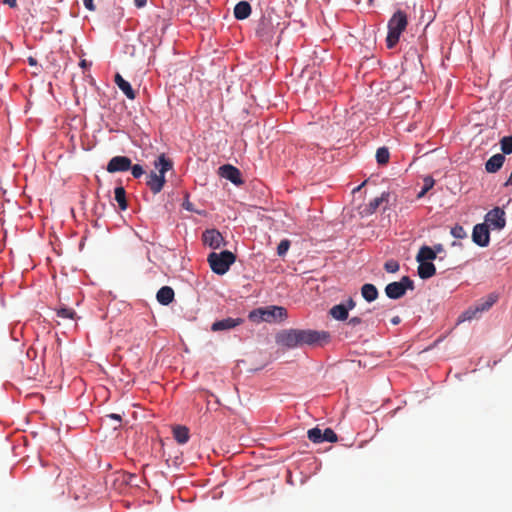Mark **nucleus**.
<instances>
[{
    "instance_id": "28",
    "label": "nucleus",
    "mask_w": 512,
    "mask_h": 512,
    "mask_svg": "<svg viewBox=\"0 0 512 512\" xmlns=\"http://www.w3.org/2000/svg\"><path fill=\"white\" fill-rule=\"evenodd\" d=\"M480 315L479 310L477 309L476 305L473 307L468 308L466 311H464L461 316L459 317V322L466 321V320H472L474 318H477Z\"/></svg>"
},
{
    "instance_id": "24",
    "label": "nucleus",
    "mask_w": 512,
    "mask_h": 512,
    "mask_svg": "<svg viewBox=\"0 0 512 512\" xmlns=\"http://www.w3.org/2000/svg\"><path fill=\"white\" fill-rule=\"evenodd\" d=\"M114 194H115V200L117 201L119 208L121 210H126L128 207V203L126 200V191H125L124 187H122V186L116 187L114 190Z\"/></svg>"
},
{
    "instance_id": "44",
    "label": "nucleus",
    "mask_w": 512,
    "mask_h": 512,
    "mask_svg": "<svg viewBox=\"0 0 512 512\" xmlns=\"http://www.w3.org/2000/svg\"><path fill=\"white\" fill-rule=\"evenodd\" d=\"M434 251H436V254L437 253H440L444 250L443 246L441 244H437L434 246V248H432Z\"/></svg>"
},
{
    "instance_id": "41",
    "label": "nucleus",
    "mask_w": 512,
    "mask_h": 512,
    "mask_svg": "<svg viewBox=\"0 0 512 512\" xmlns=\"http://www.w3.org/2000/svg\"><path fill=\"white\" fill-rule=\"evenodd\" d=\"M343 304L347 308L348 311L354 309L356 306V302L351 297L348 298L346 303H343Z\"/></svg>"
},
{
    "instance_id": "23",
    "label": "nucleus",
    "mask_w": 512,
    "mask_h": 512,
    "mask_svg": "<svg viewBox=\"0 0 512 512\" xmlns=\"http://www.w3.org/2000/svg\"><path fill=\"white\" fill-rule=\"evenodd\" d=\"M173 436L179 444H185L189 440V429L186 426H176L173 429Z\"/></svg>"
},
{
    "instance_id": "11",
    "label": "nucleus",
    "mask_w": 512,
    "mask_h": 512,
    "mask_svg": "<svg viewBox=\"0 0 512 512\" xmlns=\"http://www.w3.org/2000/svg\"><path fill=\"white\" fill-rule=\"evenodd\" d=\"M203 243L212 249H219L225 244L222 234L216 229L205 230L202 234Z\"/></svg>"
},
{
    "instance_id": "17",
    "label": "nucleus",
    "mask_w": 512,
    "mask_h": 512,
    "mask_svg": "<svg viewBox=\"0 0 512 512\" xmlns=\"http://www.w3.org/2000/svg\"><path fill=\"white\" fill-rule=\"evenodd\" d=\"M251 14V6L246 1L238 2L234 7V17L237 20H244Z\"/></svg>"
},
{
    "instance_id": "43",
    "label": "nucleus",
    "mask_w": 512,
    "mask_h": 512,
    "mask_svg": "<svg viewBox=\"0 0 512 512\" xmlns=\"http://www.w3.org/2000/svg\"><path fill=\"white\" fill-rule=\"evenodd\" d=\"M136 7L141 8L146 5L147 0H134Z\"/></svg>"
},
{
    "instance_id": "20",
    "label": "nucleus",
    "mask_w": 512,
    "mask_h": 512,
    "mask_svg": "<svg viewBox=\"0 0 512 512\" xmlns=\"http://www.w3.org/2000/svg\"><path fill=\"white\" fill-rule=\"evenodd\" d=\"M436 258V251L429 246H422L416 256L417 262H431Z\"/></svg>"
},
{
    "instance_id": "26",
    "label": "nucleus",
    "mask_w": 512,
    "mask_h": 512,
    "mask_svg": "<svg viewBox=\"0 0 512 512\" xmlns=\"http://www.w3.org/2000/svg\"><path fill=\"white\" fill-rule=\"evenodd\" d=\"M57 316L62 319H75L76 312L72 308H68L65 306H60L56 309Z\"/></svg>"
},
{
    "instance_id": "37",
    "label": "nucleus",
    "mask_w": 512,
    "mask_h": 512,
    "mask_svg": "<svg viewBox=\"0 0 512 512\" xmlns=\"http://www.w3.org/2000/svg\"><path fill=\"white\" fill-rule=\"evenodd\" d=\"M129 170H131V173L134 178H140L144 174V169L139 164H135V165L131 164V167Z\"/></svg>"
},
{
    "instance_id": "33",
    "label": "nucleus",
    "mask_w": 512,
    "mask_h": 512,
    "mask_svg": "<svg viewBox=\"0 0 512 512\" xmlns=\"http://www.w3.org/2000/svg\"><path fill=\"white\" fill-rule=\"evenodd\" d=\"M434 179L430 176L426 177L424 179V186L421 190V192L419 193L418 197H422L424 196L433 186H434Z\"/></svg>"
},
{
    "instance_id": "32",
    "label": "nucleus",
    "mask_w": 512,
    "mask_h": 512,
    "mask_svg": "<svg viewBox=\"0 0 512 512\" xmlns=\"http://www.w3.org/2000/svg\"><path fill=\"white\" fill-rule=\"evenodd\" d=\"M451 234L454 238L463 239L467 236L465 229L461 225H455L451 229Z\"/></svg>"
},
{
    "instance_id": "16",
    "label": "nucleus",
    "mask_w": 512,
    "mask_h": 512,
    "mask_svg": "<svg viewBox=\"0 0 512 512\" xmlns=\"http://www.w3.org/2000/svg\"><path fill=\"white\" fill-rule=\"evenodd\" d=\"M174 290L169 286L161 287L156 295L157 301L162 305H169L174 300Z\"/></svg>"
},
{
    "instance_id": "36",
    "label": "nucleus",
    "mask_w": 512,
    "mask_h": 512,
    "mask_svg": "<svg viewBox=\"0 0 512 512\" xmlns=\"http://www.w3.org/2000/svg\"><path fill=\"white\" fill-rule=\"evenodd\" d=\"M384 268L388 273H396L400 266L396 260H388L386 261Z\"/></svg>"
},
{
    "instance_id": "1",
    "label": "nucleus",
    "mask_w": 512,
    "mask_h": 512,
    "mask_svg": "<svg viewBox=\"0 0 512 512\" xmlns=\"http://www.w3.org/2000/svg\"><path fill=\"white\" fill-rule=\"evenodd\" d=\"M330 335L326 331L288 329L276 335V343L286 348H295L302 345H314L326 342Z\"/></svg>"
},
{
    "instance_id": "31",
    "label": "nucleus",
    "mask_w": 512,
    "mask_h": 512,
    "mask_svg": "<svg viewBox=\"0 0 512 512\" xmlns=\"http://www.w3.org/2000/svg\"><path fill=\"white\" fill-rule=\"evenodd\" d=\"M322 438L323 442L326 441L334 443L338 440L337 434L331 428H326L324 431H322Z\"/></svg>"
},
{
    "instance_id": "46",
    "label": "nucleus",
    "mask_w": 512,
    "mask_h": 512,
    "mask_svg": "<svg viewBox=\"0 0 512 512\" xmlns=\"http://www.w3.org/2000/svg\"><path fill=\"white\" fill-rule=\"evenodd\" d=\"M28 63H29V65H31V66H35V65L37 64V61H36V59H35V58H33V57H29V58H28Z\"/></svg>"
},
{
    "instance_id": "45",
    "label": "nucleus",
    "mask_w": 512,
    "mask_h": 512,
    "mask_svg": "<svg viewBox=\"0 0 512 512\" xmlns=\"http://www.w3.org/2000/svg\"><path fill=\"white\" fill-rule=\"evenodd\" d=\"M401 322V318L399 316H394L392 319H391V323L393 325H398L399 323Z\"/></svg>"
},
{
    "instance_id": "39",
    "label": "nucleus",
    "mask_w": 512,
    "mask_h": 512,
    "mask_svg": "<svg viewBox=\"0 0 512 512\" xmlns=\"http://www.w3.org/2000/svg\"><path fill=\"white\" fill-rule=\"evenodd\" d=\"M362 323V319L360 317H352L348 321V325L352 327H356L357 325H360Z\"/></svg>"
},
{
    "instance_id": "4",
    "label": "nucleus",
    "mask_w": 512,
    "mask_h": 512,
    "mask_svg": "<svg viewBox=\"0 0 512 512\" xmlns=\"http://www.w3.org/2000/svg\"><path fill=\"white\" fill-rule=\"evenodd\" d=\"M248 318L254 323L281 322L287 318V310L282 306H266L254 309L249 312Z\"/></svg>"
},
{
    "instance_id": "50",
    "label": "nucleus",
    "mask_w": 512,
    "mask_h": 512,
    "mask_svg": "<svg viewBox=\"0 0 512 512\" xmlns=\"http://www.w3.org/2000/svg\"><path fill=\"white\" fill-rule=\"evenodd\" d=\"M373 1H374V0H368V2H369V4H370V5H371V4H373Z\"/></svg>"
},
{
    "instance_id": "47",
    "label": "nucleus",
    "mask_w": 512,
    "mask_h": 512,
    "mask_svg": "<svg viewBox=\"0 0 512 512\" xmlns=\"http://www.w3.org/2000/svg\"><path fill=\"white\" fill-rule=\"evenodd\" d=\"M183 206H184V208H185V209H187V210H189V211H192V210H193V209H192V207H191V204H190L189 202H185V203L183 204Z\"/></svg>"
},
{
    "instance_id": "35",
    "label": "nucleus",
    "mask_w": 512,
    "mask_h": 512,
    "mask_svg": "<svg viewBox=\"0 0 512 512\" xmlns=\"http://www.w3.org/2000/svg\"><path fill=\"white\" fill-rule=\"evenodd\" d=\"M290 248V241L287 239L282 240L277 247V254L284 256Z\"/></svg>"
},
{
    "instance_id": "10",
    "label": "nucleus",
    "mask_w": 512,
    "mask_h": 512,
    "mask_svg": "<svg viewBox=\"0 0 512 512\" xmlns=\"http://www.w3.org/2000/svg\"><path fill=\"white\" fill-rule=\"evenodd\" d=\"M131 167V159L126 156H115L110 159L106 166L109 173L125 172Z\"/></svg>"
},
{
    "instance_id": "42",
    "label": "nucleus",
    "mask_w": 512,
    "mask_h": 512,
    "mask_svg": "<svg viewBox=\"0 0 512 512\" xmlns=\"http://www.w3.org/2000/svg\"><path fill=\"white\" fill-rule=\"evenodd\" d=\"M3 3L7 4L11 8H14L17 5V0H3Z\"/></svg>"
},
{
    "instance_id": "7",
    "label": "nucleus",
    "mask_w": 512,
    "mask_h": 512,
    "mask_svg": "<svg viewBox=\"0 0 512 512\" xmlns=\"http://www.w3.org/2000/svg\"><path fill=\"white\" fill-rule=\"evenodd\" d=\"M275 34V25L270 15H263L258 21L256 35L262 41H270Z\"/></svg>"
},
{
    "instance_id": "3",
    "label": "nucleus",
    "mask_w": 512,
    "mask_h": 512,
    "mask_svg": "<svg viewBox=\"0 0 512 512\" xmlns=\"http://www.w3.org/2000/svg\"><path fill=\"white\" fill-rule=\"evenodd\" d=\"M407 25L408 17L404 11L398 10L392 15L387 24L386 46L388 49H393L397 45Z\"/></svg>"
},
{
    "instance_id": "2",
    "label": "nucleus",
    "mask_w": 512,
    "mask_h": 512,
    "mask_svg": "<svg viewBox=\"0 0 512 512\" xmlns=\"http://www.w3.org/2000/svg\"><path fill=\"white\" fill-rule=\"evenodd\" d=\"M154 167L159 173L152 171L147 177L146 185L154 194H157L163 189L166 182L165 173L172 169L173 162L162 153L154 161Z\"/></svg>"
},
{
    "instance_id": "6",
    "label": "nucleus",
    "mask_w": 512,
    "mask_h": 512,
    "mask_svg": "<svg viewBox=\"0 0 512 512\" xmlns=\"http://www.w3.org/2000/svg\"><path fill=\"white\" fill-rule=\"evenodd\" d=\"M408 289H414V282L408 276H403L400 281L389 283L385 287V293L390 299H399Z\"/></svg>"
},
{
    "instance_id": "22",
    "label": "nucleus",
    "mask_w": 512,
    "mask_h": 512,
    "mask_svg": "<svg viewBox=\"0 0 512 512\" xmlns=\"http://www.w3.org/2000/svg\"><path fill=\"white\" fill-rule=\"evenodd\" d=\"M361 295L367 302H372L378 297V290L375 285L366 283L361 287Z\"/></svg>"
},
{
    "instance_id": "9",
    "label": "nucleus",
    "mask_w": 512,
    "mask_h": 512,
    "mask_svg": "<svg viewBox=\"0 0 512 512\" xmlns=\"http://www.w3.org/2000/svg\"><path fill=\"white\" fill-rule=\"evenodd\" d=\"M472 240L480 247L488 246L490 242L489 227L485 223L476 224L472 232Z\"/></svg>"
},
{
    "instance_id": "40",
    "label": "nucleus",
    "mask_w": 512,
    "mask_h": 512,
    "mask_svg": "<svg viewBox=\"0 0 512 512\" xmlns=\"http://www.w3.org/2000/svg\"><path fill=\"white\" fill-rule=\"evenodd\" d=\"M83 4L85 8H87L90 11H95L96 7L94 5V0H83Z\"/></svg>"
},
{
    "instance_id": "34",
    "label": "nucleus",
    "mask_w": 512,
    "mask_h": 512,
    "mask_svg": "<svg viewBox=\"0 0 512 512\" xmlns=\"http://www.w3.org/2000/svg\"><path fill=\"white\" fill-rule=\"evenodd\" d=\"M264 107H269V99L268 98H261V103H257L255 107L250 105L251 110H247V113L256 114L258 108L263 109Z\"/></svg>"
},
{
    "instance_id": "38",
    "label": "nucleus",
    "mask_w": 512,
    "mask_h": 512,
    "mask_svg": "<svg viewBox=\"0 0 512 512\" xmlns=\"http://www.w3.org/2000/svg\"><path fill=\"white\" fill-rule=\"evenodd\" d=\"M107 420L116 421L117 424L113 427L114 429H117L121 426L122 418L119 414L112 413V414L106 415L105 418L103 419V421H107Z\"/></svg>"
},
{
    "instance_id": "12",
    "label": "nucleus",
    "mask_w": 512,
    "mask_h": 512,
    "mask_svg": "<svg viewBox=\"0 0 512 512\" xmlns=\"http://www.w3.org/2000/svg\"><path fill=\"white\" fill-rule=\"evenodd\" d=\"M219 174L221 177L231 181L235 185H241L243 183L240 170L230 164H225L219 167Z\"/></svg>"
},
{
    "instance_id": "8",
    "label": "nucleus",
    "mask_w": 512,
    "mask_h": 512,
    "mask_svg": "<svg viewBox=\"0 0 512 512\" xmlns=\"http://www.w3.org/2000/svg\"><path fill=\"white\" fill-rule=\"evenodd\" d=\"M505 216L506 213L503 208L495 207L486 214L484 223L488 225L489 228L501 230L506 225Z\"/></svg>"
},
{
    "instance_id": "19",
    "label": "nucleus",
    "mask_w": 512,
    "mask_h": 512,
    "mask_svg": "<svg viewBox=\"0 0 512 512\" xmlns=\"http://www.w3.org/2000/svg\"><path fill=\"white\" fill-rule=\"evenodd\" d=\"M115 83L125 96H135V93H140L138 90L134 91L130 83L127 82L119 73L115 75Z\"/></svg>"
},
{
    "instance_id": "21",
    "label": "nucleus",
    "mask_w": 512,
    "mask_h": 512,
    "mask_svg": "<svg viewBox=\"0 0 512 512\" xmlns=\"http://www.w3.org/2000/svg\"><path fill=\"white\" fill-rule=\"evenodd\" d=\"M348 313L349 311L347 310L343 303L334 305L329 310V314L331 315V317L338 321L346 320L348 318Z\"/></svg>"
},
{
    "instance_id": "27",
    "label": "nucleus",
    "mask_w": 512,
    "mask_h": 512,
    "mask_svg": "<svg viewBox=\"0 0 512 512\" xmlns=\"http://www.w3.org/2000/svg\"><path fill=\"white\" fill-rule=\"evenodd\" d=\"M390 158L389 150L386 147H380L376 151V160L378 164L385 165L388 163Z\"/></svg>"
},
{
    "instance_id": "18",
    "label": "nucleus",
    "mask_w": 512,
    "mask_h": 512,
    "mask_svg": "<svg viewBox=\"0 0 512 512\" xmlns=\"http://www.w3.org/2000/svg\"><path fill=\"white\" fill-rule=\"evenodd\" d=\"M418 275L421 279L431 278L436 274L435 265L432 262H418Z\"/></svg>"
},
{
    "instance_id": "14",
    "label": "nucleus",
    "mask_w": 512,
    "mask_h": 512,
    "mask_svg": "<svg viewBox=\"0 0 512 512\" xmlns=\"http://www.w3.org/2000/svg\"><path fill=\"white\" fill-rule=\"evenodd\" d=\"M505 157L503 154H495L488 159L485 169L489 173L497 172L504 164Z\"/></svg>"
},
{
    "instance_id": "30",
    "label": "nucleus",
    "mask_w": 512,
    "mask_h": 512,
    "mask_svg": "<svg viewBox=\"0 0 512 512\" xmlns=\"http://www.w3.org/2000/svg\"><path fill=\"white\" fill-rule=\"evenodd\" d=\"M501 150L504 154L512 153V136H505L500 141Z\"/></svg>"
},
{
    "instance_id": "29",
    "label": "nucleus",
    "mask_w": 512,
    "mask_h": 512,
    "mask_svg": "<svg viewBox=\"0 0 512 512\" xmlns=\"http://www.w3.org/2000/svg\"><path fill=\"white\" fill-rule=\"evenodd\" d=\"M308 439L313 443H322V430L318 427L312 428L307 432Z\"/></svg>"
},
{
    "instance_id": "49",
    "label": "nucleus",
    "mask_w": 512,
    "mask_h": 512,
    "mask_svg": "<svg viewBox=\"0 0 512 512\" xmlns=\"http://www.w3.org/2000/svg\"><path fill=\"white\" fill-rule=\"evenodd\" d=\"M54 473L56 474V480L59 481L60 480V473L58 472L57 468H55Z\"/></svg>"
},
{
    "instance_id": "13",
    "label": "nucleus",
    "mask_w": 512,
    "mask_h": 512,
    "mask_svg": "<svg viewBox=\"0 0 512 512\" xmlns=\"http://www.w3.org/2000/svg\"><path fill=\"white\" fill-rule=\"evenodd\" d=\"M242 322H243V320L241 318L234 319V318L229 317L226 319L215 321L211 326V330L214 332H217V331L232 329V328H235L236 326L240 325Z\"/></svg>"
},
{
    "instance_id": "5",
    "label": "nucleus",
    "mask_w": 512,
    "mask_h": 512,
    "mask_svg": "<svg viewBox=\"0 0 512 512\" xmlns=\"http://www.w3.org/2000/svg\"><path fill=\"white\" fill-rule=\"evenodd\" d=\"M207 261L214 273L223 275L236 261V256L228 250H224L220 253L212 252L208 255Z\"/></svg>"
},
{
    "instance_id": "48",
    "label": "nucleus",
    "mask_w": 512,
    "mask_h": 512,
    "mask_svg": "<svg viewBox=\"0 0 512 512\" xmlns=\"http://www.w3.org/2000/svg\"><path fill=\"white\" fill-rule=\"evenodd\" d=\"M89 64L87 63L86 60H81L80 62V66L83 67V68H86Z\"/></svg>"
},
{
    "instance_id": "15",
    "label": "nucleus",
    "mask_w": 512,
    "mask_h": 512,
    "mask_svg": "<svg viewBox=\"0 0 512 512\" xmlns=\"http://www.w3.org/2000/svg\"><path fill=\"white\" fill-rule=\"evenodd\" d=\"M389 197V192H383L379 197L374 198L367 204L365 212L367 214L374 213L383 203H388Z\"/></svg>"
},
{
    "instance_id": "25",
    "label": "nucleus",
    "mask_w": 512,
    "mask_h": 512,
    "mask_svg": "<svg viewBox=\"0 0 512 512\" xmlns=\"http://www.w3.org/2000/svg\"><path fill=\"white\" fill-rule=\"evenodd\" d=\"M496 299H497L496 296L489 295L486 299L480 300L476 304V307L479 310L480 314L489 310L493 306V304L496 302Z\"/></svg>"
}]
</instances>
